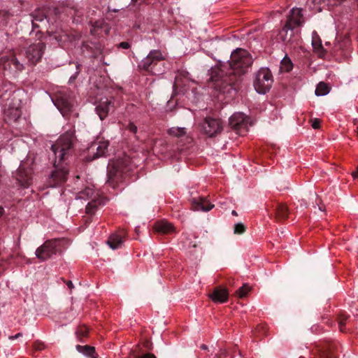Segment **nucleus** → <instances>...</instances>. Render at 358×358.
<instances>
[{
    "label": "nucleus",
    "instance_id": "obj_37",
    "mask_svg": "<svg viewBox=\"0 0 358 358\" xmlns=\"http://www.w3.org/2000/svg\"><path fill=\"white\" fill-rule=\"evenodd\" d=\"M33 346L36 350L39 351V350H42L44 348V343L39 341H36L34 342Z\"/></svg>",
    "mask_w": 358,
    "mask_h": 358
},
{
    "label": "nucleus",
    "instance_id": "obj_14",
    "mask_svg": "<svg viewBox=\"0 0 358 358\" xmlns=\"http://www.w3.org/2000/svg\"><path fill=\"white\" fill-rule=\"evenodd\" d=\"M31 174L30 169H25L20 165L15 174V178L20 186L26 188L31 184Z\"/></svg>",
    "mask_w": 358,
    "mask_h": 358
},
{
    "label": "nucleus",
    "instance_id": "obj_25",
    "mask_svg": "<svg viewBox=\"0 0 358 358\" xmlns=\"http://www.w3.org/2000/svg\"><path fill=\"white\" fill-rule=\"evenodd\" d=\"M253 336L255 338L262 339L267 334V327L264 324H260L257 326L252 331Z\"/></svg>",
    "mask_w": 358,
    "mask_h": 358
},
{
    "label": "nucleus",
    "instance_id": "obj_15",
    "mask_svg": "<svg viewBox=\"0 0 358 358\" xmlns=\"http://www.w3.org/2000/svg\"><path fill=\"white\" fill-rule=\"evenodd\" d=\"M285 23L292 29L301 26L303 23L302 9L292 8Z\"/></svg>",
    "mask_w": 358,
    "mask_h": 358
},
{
    "label": "nucleus",
    "instance_id": "obj_54",
    "mask_svg": "<svg viewBox=\"0 0 358 358\" xmlns=\"http://www.w3.org/2000/svg\"><path fill=\"white\" fill-rule=\"evenodd\" d=\"M299 358H304V357H299Z\"/></svg>",
    "mask_w": 358,
    "mask_h": 358
},
{
    "label": "nucleus",
    "instance_id": "obj_16",
    "mask_svg": "<svg viewBox=\"0 0 358 358\" xmlns=\"http://www.w3.org/2000/svg\"><path fill=\"white\" fill-rule=\"evenodd\" d=\"M114 108V103L108 99L104 101H101L96 106V111L101 120H104L110 110Z\"/></svg>",
    "mask_w": 358,
    "mask_h": 358
},
{
    "label": "nucleus",
    "instance_id": "obj_32",
    "mask_svg": "<svg viewBox=\"0 0 358 358\" xmlns=\"http://www.w3.org/2000/svg\"><path fill=\"white\" fill-rule=\"evenodd\" d=\"M235 352L229 351L227 350H221L219 355H216L214 358H234V355H233Z\"/></svg>",
    "mask_w": 358,
    "mask_h": 358
},
{
    "label": "nucleus",
    "instance_id": "obj_30",
    "mask_svg": "<svg viewBox=\"0 0 358 358\" xmlns=\"http://www.w3.org/2000/svg\"><path fill=\"white\" fill-rule=\"evenodd\" d=\"M88 329L85 325L79 326L76 331V336L79 341L82 342V339L88 336Z\"/></svg>",
    "mask_w": 358,
    "mask_h": 358
},
{
    "label": "nucleus",
    "instance_id": "obj_44",
    "mask_svg": "<svg viewBox=\"0 0 358 358\" xmlns=\"http://www.w3.org/2000/svg\"><path fill=\"white\" fill-rule=\"evenodd\" d=\"M352 176L354 178L358 177V165H357L356 171L352 173Z\"/></svg>",
    "mask_w": 358,
    "mask_h": 358
},
{
    "label": "nucleus",
    "instance_id": "obj_43",
    "mask_svg": "<svg viewBox=\"0 0 358 358\" xmlns=\"http://www.w3.org/2000/svg\"><path fill=\"white\" fill-rule=\"evenodd\" d=\"M22 336V333H17V334H15V336H9V339H10V340H14V339H16V338H19V337Z\"/></svg>",
    "mask_w": 358,
    "mask_h": 358
},
{
    "label": "nucleus",
    "instance_id": "obj_4",
    "mask_svg": "<svg viewBox=\"0 0 358 358\" xmlns=\"http://www.w3.org/2000/svg\"><path fill=\"white\" fill-rule=\"evenodd\" d=\"M130 170L128 157L110 160L107 166V182L115 188Z\"/></svg>",
    "mask_w": 358,
    "mask_h": 358
},
{
    "label": "nucleus",
    "instance_id": "obj_20",
    "mask_svg": "<svg viewBox=\"0 0 358 358\" xmlns=\"http://www.w3.org/2000/svg\"><path fill=\"white\" fill-rule=\"evenodd\" d=\"M293 30L294 29H292L291 27H289L285 23L283 27L280 31L279 37L285 45H292L294 43V40H292V38L293 36Z\"/></svg>",
    "mask_w": 358,
    "mask_h": 358
},
{
    "label": "nucleus",
    "instance_id": "obj_52",
    "mask_svg": "<svg viewBox=\"0 0 358 358\" xmlns=\"http://www.w3.org/2000/svg\"><path fill=\"white\" fill-rule=\"evenodd\" d=\"M137 0H132V1H136Z\"/></svg>",
    "mask_w": 358,
    "mask_h": 358
},
{
    "label": "nucleus",
    "instance_id": "obj_39",
    "mask_svg": "<svg viewBox=\"0 0 358 358\" xmlns=\"http://www.w3.org/2000/svg\"><path fill=\"white\" fill-rule=\"evenodd\" d=\"M312 127L315 129H319L320 127V120L319 119H314L312 121Z\"/></svg>",
    "mask_w": 358,
    "mask_h": 358
},
{
    "label": "nucleus",
    "instance_id": "obj_17",
    "mask_svg": "<svg viewBox=\"0 0 358 358\" xmlns=\"http://www.w3.org/2000/svg\"><path fill=\"white\" fill-rule=\"evenodd\" d=\"M209 297L215 303H223L227 301L229 292L225 288L217 287L210 294H209Z\"/></svg>",
    "mask_w": 358,
    "mask_h": 358
},
{
    "label": "nucleus",
    "instance_id": "obj_29",
    "mask_svg": "<svg viewBox=\"0 0 358 358\" xmlns=\"http://www.w3.org/2000/svg\"><path fill=\"white\" fill-rule=\"evenodd\" d=\"M349 315L345 313H341L338 315L337 320L341 331H345V322L348 319Z\"/></svg>",
    "mask_w": 358,
    "mask_h": 358
},
{
    "label": "nucleus",
    "instance_id": "obj_1",
    "mask_svg": "<svg viewBox=\"0 0 358 358\" xmlns=\"http://www.w3.org/2000/svg\"><path fill=\"white\" fill-rule=\"evenodd\" d=\"M252 63L253 59L250 52L237 48L231 54L227 71L226 66L212 68L209 80L213 83V87L222 93L237 91L241 76L248 71Z\"/></svg>",
    "mask_w": 358,
    "mask_h": 358
},
{
    "label": "nucleus",
    "instance_id": "obj_34",
    "mask_svg": "<svg viewBox=\"0 0 358 358\" xmlns=\"http://www.w3.org/2000/svg\"><path fill=\"white\" fill-rule=\"evenodd\" d=\"M246 230L245 226L242 223H238L234 225V233L235 234H243Z\"/></svg>",
    "mask_w": 358,
    "mask_h": 358
},
{
    "label": "nucleus",
    "instance_id": "obj_19",
    "mask_svg": "<svg viewBox=\"0 0 358 358\" xmlns=\"http://www.w3.org/2000/svg\"><path fill=\"white\" fill-rule=\"evenodd\" d=\"M214 207V205L209 203L204 197L193 199L192 201V208L195 210L209 211Z\"/></svg>",
    "mask_w": 358,
    "mask_h": 358
},
{
    "label": "nucleus",
    "instance_id": "obj_53",
    "mask_svg": "<svg viewBox=\"0 0 358 358\" xmlns=\"http://www.w3.org/2000/svg\"><path fill=\"white\" fill-rule=\"evenodd\" d=\"M357 135H358V127H357Z\"/></svg>",
    "mask_w": 358,
    "mask_h": 358
},
{
    "label": "nucleus",
    "instance_id": "obj_10",
    "mask_svg": "<svg viewBox=\"0 0 358 358\" xmlns=\"http://www.w3.org/2000/svg\"><path fill=\"white\" fill-rule=\"evenodd\" d=\"M109 141L108 140L96 139L87 149V155L84 160L92 162L101 157H106L108 152Z\"/></svg>",
    "mask_w": 358,
    "mask_h": 358
},
{
    "label": "nucleus",
    "instance_id": "obj_47",
    "mask_svg": "<svg viewBox=\"0 0 358 358\" xmlns=\"http://www.w3.org/2000/svg\"><path fill=\"white\" fill-rule=\"evenodd\" d=\"M3 212V209L1 207H0V217L2 215Z\"/></svg>",
    "mask_w": 358,
    "mask_h": 358
},
{
    "label": "nucleus",
    "instance_id": "obj_36",
    "mask_svg": "<svg viewBox=\"0 0 358 358\" xmlns=\"http://www.w3.org/2000/svg\"><path fill=\"white\" fill-rule=\"evenodd\" d=\"M134 358H157L155 355L152 353H144L142 355H134Z\"/></svg>",
    "mask_w": 358,
    "mask_h": 358
},
{
    "label": "nucleus",
    "instance_id": "obj_13",
    "mask_svg": "<svg viewBox=\"0 0 358 358\" xmlns=\"http://www.w3.org/2000/svg\"><path fill=\"white\" fill-rule=\"evenodd\" d=\"M54 103L64 117L67 116L73 110L72 101L66 94L57 96Z\"/></svg>",
    "mask_w": 358,
    "mask_h": 358
},
{
    "label": "nucleus",
    "instance_id": "obj_24",
    "mask_svg": "<svg viewBox=\"0 0 358 358\" xmlns=\"http://www.w3.org/2000/svg\"><path fill=\"white\" fill-rule=\"evenodd\" d=\"M47 17L46 13L43 10H36L33 14L32 25L34 27H38L37 22H43Z\"/></svg>",
    "mask_w": 358,
    "mask_h": 358
},
{
    "label": "nucleus",
    "instance_id": "obj_8",
    "mask_svg": "<svg viewBox=\"0 0 358 358\" xmlns=\"http://www.w3.org/2000/svg\"><path fill=\"white\" fill-rule=\"evenodd\" d=\"M273 83L271 71L268 68H261L255 74L253 85L259 94H266Z\"/></svg>",
    "mask_w": 358,
    "mask_h": 358
},
{
    "label": "nucleus",
    "instance_id": "obj_12",
    "mask_svg": "<svg viewBox=\"0 0 358 358\" xmlns=\"http://www.w3.org/2000/svg\"><path fill=\"white\" fill-rule=\"evenodd\" d=\"M230 127L240 135H245L250 125V118L242 113H234L229 120Z\"/></svg>",
    "mask_w": 358,
    "mask_h": 358
},
{
    "label": "nucleus",
    "instance_id": "obj_26",
    "mask_svg": "<svg viewBox=\"0 0 358 358\" xmlns=\"http://www.w3.org/2000/svg\"><path fill=\"white\" fill-rule=\"evenodd\" d=\"M329 87L324 82H320L315 89V94L317 96H324L329 92Z\"/></svg>",
    "mask_w": 358,
    "mask_h": 358
},
{
    "label": "nucleus",
    "instance_id": "obj_33",
    "mask_svg": "<svg viewBox=\"0 0 358 358\" xmlns=\"http://www.w3.org/2000/svg\"><path fill=\"white\" fill-rule=\"evenodd\" d=\"M250 288L248 285H243L237 291L236 294L240 298L245 297L249 292Z\"/></svg>",
    "mask_w": 358,
    "mask_h": 358
},
{
    "label": "nucleus",
    "instance_id": "obj_23",
    "mask_svg": "<svg viewBox=\"0 0 358 358\" xmlns=\"http://www.w3.org/2000/svg\"><path fill=\"white\" fill-rule=\"evenodd\" d=\"M76 350L90 358H98V355L96 353L95 348L90 345H80L76 346Z\"/></svg>",
    "mask_w": 358,
    "mask_h": 358
},
{
    "label": "nucleus",
    "instance_id": "obj_7",
    "mask_svg": "<svg viewBox=\"0 0 358 358\" xmlns=\"http://www.w3.org/2000/svg\"><path fill=\"white\" fill-rule=\"evenodd\" d=\"M67 243L68 241L64 238L47 240L36 249V256L41 262L46 261L53 255L61 254Z\"/></svg>",
    "mask_w": 358,
    "mask_h": 358
},
{
    "label": "nucleus",
    "instance_id": "obj_28",
    "mask_svg": "<svg viewBox=\"0 0 358 358\" xmlns=\"http://www.w3.org/2000/svg\"><path fill=\"white\" fill-rule=\"evenodd\" d=\"M169 134L177 138H186V131L185 128H171L169 131Z\"/></svg>",
    "mask_w": 358,
    "mask_h": 358
},
{
    "label": "nucleus",
    "instance_id": "obj_40",
    "mask_svg": "<svg viewBox=\"0 0 358 358\" xmlns=\"http://www.w3.org/2000/svg\"><path fill=\"white\" fill-rule=\"evenodd\" d=\"M8 17V13L6 11L0 10V18H2L1 22H3L4 24H6V19Z\"/></svg>",
    "mask_w": 358,
    "mask_h": 358
},
{
    "label": "nucleus",
    "instance_id": "obj_18",
    "mask_svg": "<svg viewBox=\"0 0 358 358\" xmlns=\"http://www.w3.org/2000/svg\"><path fill=\"white\" fill-rule=\"evenodd\" d=\"M154 230L161 235L171 234L176 231L174 226L166 220L157 222L154 225Z\"/></svg>",
    "mask_w": 358,
    "mask_h": 358
},
{
    "label": "nucleus",
    "instance_id": "obj_50",
    "mask_svg": "<svg viewBox=\"0 0 358 358\" xmlns=\"http://www.w3.org/2000/svg\"><path fill=\"white\" fill-rule=\"evenodd\" d=\"M271 148L272 149L273 151H274L275 150V147H272Z\"/></svg>",
    "mask_w": 358,
    "mask_h": 358
},
{
    "label": "nucleus",
    "instance_id": "obj_51",
    "mask_svg": "<svg viewBox=\"0 0 358 358\" xmlns=\"http://www.w3.org/2000/svg\"><path fill=\"white\" fill-rule=\"evenodd\" d=\"M193 248H195L196 246V245L195 243L192 244V245Z\"/></svg>",
    "mask_w": 358,
    "mask_h": 358
},
{
    "label": "nucleus",
    "instance_id": "obj_45",
    "mask_svg": "<svg viewBox=\"0 0 358 358\" xmlns=\"http://www.w3.org/2000/svg\"><path fill=\"white\" fill-rule=\"evenodd\" d=\"M200 348H201V350H204L208 349V346L206 345H204V344L201 345Z\"/></svg>",
    "mask_w": 358,
    "mask_h": 358
},
{
    "label": "nucleus",
    "instance_id": "obj_31",
    "mask_svg": "<svg viewBox=\"0 0 358 358\" xmlns=\"http://www.w3.org/2000/svg\"><path fill=\"white\" fill-rule=\"evenodd\" d=\"M180 78L179 76H177L175 78V82L173 86V95L176 96L179 93H184L185 90L182 87L180 86Z\"/></svg>",
    "mask_w": 358,
    "mask_h": 358
},
{
    "label": "nucleus",
    "instance_id": "obj_22",
    "mask_svg": "<svg viewBox=\"0 0 358 358\" xmlns=\"http://www.w3.org/2000/svg\"><path fill=\"white\" fill-rule=\"evenodd\" d=\"M124 233L122 232L121 234H113L110 236L108 240V244L110 248L113 250L117 249L121 247L123 243V237Z\"/></svg>",
    "mask_w": 358,
    "mask_h": 358
},
{
    "label": "nucleus",
    "instance_id": "obj_9",
    "mask_svg": "<svg viewBox=\"0 0 358 358\" xmlns=\"http://www.w3.org/2000/svg\"><path fill=\"white\" fill-rule=\"evenodd\" d=\"M80 197L82 199H90L91 201L86 206V213L90 216L93 215L99 206L106 203V199L98 195L95 191L90 187H86L80 192Z\"/></svg>",
    "mask_w": 358,
    "mask_h": 358
},
{
    "label": "nucleus",
    "instance_id": "obj_5",
    "mask_svg": "<svg viewBox=\"0 0 358 358\" xmlns=\"http://www.w3.org/2000/svg\"><path fill=\"white\" fill-rule=\"evenodd\" d=\"M20 92L6 90L0 98L5 115L9 120L16 121L21 116V100L19 99Z\"/></svg>",
    "mask_w": 358,
    "mask_h": 358
},
{
    "label": "nucleus",
    "instance_id": "obj_35",
    "mask_svg": "<svg viewBox=\"0 0 358 358\" xmlns=\"http://www.w3.org/2000/svg\"><path fill=\"white\" fill-rule=\"evenodd\" d=\"M127 129L132 134H136L137 131H138V128L134 124V122H129L127 127Z\"/></svg>",
    "mask_w": 358,
    "mask_h": 358
},
{
    "label": "nucleus",
    "instance_id": "obj_2",
    "mask_svg": "<svg viewBox=\"0 0 358 358\" xmlns=\"http://www.w3.org/2000/svg\"><path fill=\"white\" fill-rule=\"evenodd\" d=\"M76 140L74 130H69L62 135L52 144L51 149L55 155L54 169L48 180L50 187H57L67 180L69 159L74 152V143Z\"/></svg>",
    "mask_w": 358,
    "mask_h": 358
},
{
    "label": "nucleus",
    "instance_id": "obj_6",
    "mask_svg": "<svg viewBox=\"0 0 358 358\" xmlns=\"http://www.w3.org/2000/svg\"><path fill=\"white\" fill-rule=\"evenodd\" d=\"M139 67L155 75L163 74L169 69L165 58L159 50H151L141 61Z\"/></svg>",
    "mask_w": 358,
    "mask_h": 358
},
{
    "label": "nucleus",
    "instance_id": "obj_41",
    "mask_svg": "<svg viewBox=\"0 0 358 358\" xmlns=\"http://www.w3.org/2000/svg\"><path fill=\"white\" fill-rule=\"evenodd\" d=\"M117 47L119 48H122V49H129L130 48V44L128 42L124 41V42H121L120 43H119Z\"/></svg>",
    "mask_w": 358,
    "mask_h": 358
},
{
    "label": "nucleus",
    "instance_id": "obj_42",
    "mask_svg": "<svg viewBox=\"0 0 358 358\" xmlns=\"http://www.w3.org/2000/svg\"><path fill=\"white\" fill-rule=\"evenodd\" d=\"M62 280L64 281V282L66 283V285H67L68 288L70 290H72V289L74 287V286L73 285V282L71 280H66L64 278H62Z\"/></svg>",
    "mask_w": 358,
    "mask_h": 358
},
{
    "label": "nucleus",
    "instance_id": "obj_27",
    "mask_svg": "<svg viewBox=\"0 0 358 358\" xmlns=\"http://www.w3.org/2000/svg\"><path fill=\"white\" fill-rule=\"evenodd\" d=\"M293 68V64L291 59L287 56L283 58L280 62V69L283 72H289Z\"/></svg>",
    "mask_w": 358,
    "mask_h": 358
},
{
    "label": "nucleus",
    "instance_id": "obj_3",
    "mask_svg": "<svg viewBox=\"0 0 358 358\" xmlns=\"http://www.w3.org/2000/svg\"><path fill=\"white\" fill-rule=\"evenodd\" d=\"M45 49V43L39 41L29 45L24 52L15 53L14 52H10L8 55H3L0 57V67L4 71L15 75L24 69V65L20 61V57L24 56L28 62L35 65L41 61Z\"/></svg>",
    "mask_w": 358,
    "mask_h": 358
},
{
    "label": "nucleus",
    "instance_id": "obj_46",
    "mask_svg": "<svg viewBox=\"0 0 358 358\" xmlns=\"http://www.w3.org/2000/svg\"><path fill=\"white\" fill-rule=\"evenodd\" d=\"M321 358H333V357H330L329 355L324 353Z\"/></svg>",
    "mask_w": 358,
    "mask_h": 358
},
{
    "label": "nucleus",
    "instance_id": "obj_11",
    "mask_svg": "<svg viewBox=\"0 0 358 358\" xmlns=\"http://www.w3.org/2000/svg\"><path fill=\"white\" fill-rule=\"evenodd\" d=\"M201 130L208 137H214L223 129L222 121L217 118L206 117L200 124Z\"/></svg>",
    "mask_w": 358,
    "mask_h": 358
},
{
    "label": "nucleus",
    "instance_id": "obj_55",
    "mask_svg": "<svg viewBox=\"0 0 358 358\" xmlns=\"http://www.w3.org/2000/svg\"><path fill=\"white\" fill-rule=\"evenodd\" d=\"M357 178H358V176H357Z\"/></svg>",
    "mask_w": 358,
    "mask_h": 358
},
{
    "label": "nucleus",
    "instance_id": "obj_49",
    "mask_svg": "<svg viewBox=\"0 0 358 358\" xmlns=\"http://www.w3.org/2000/svg\"><path fill=\"white\" fill-rule=\"evenodd\" d=\"M232 214H233V215H237V214H236V212L235 210H233V211H232Z\"/></svg>",
    "mask_w": 358,
    "mask_h": 358
},
{
    "label": "nucleus",
    "instance_id": "obj_48",
    "mask_svg": "<svg viewBox=\"0 0 358 358\" xmlns=\"http://www.w3.org/2000/svg\"><path fill=\"white\" fill-rule=\"evenodd\" d=\"M85 221H86V222L90 223L92 222V220H91V218H87Z\"/></svg>",
    "mask_w": 358,
    "mask_h": 358
},
{
    "label": "nucleus",
    "instance_id": "obj_21",
    "mask_svg": "<svg viewBox=\"0 0 358 358\" xmlns=\"http://www.w3.org/2000/svg\"><path fill=\"white\" fill-rule=\"evenodd\" d=\"M289 210L286 205L278 203L275 208V219L278 222H283L288 217Z\"/></svg>",
    "mask_w": 358,
    "mask_h": 358
},
{
    "label": "nucleus",
    "instance_id": "obj_38",
    "mask_svg": "<svg viewBox=\"0 0 358 358\" xmlns=\"http://www.w3.org/2000/svg\"><path fill=\"white\" fill-rule=\"evenodd\" d=\"M313 46L315 49L323 50V47L320 39H318V41H313Z\"/></svg>",
    "mask_w": 358,
    "mask_h": 358
}]
</instances>
